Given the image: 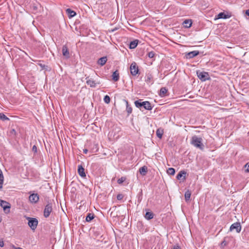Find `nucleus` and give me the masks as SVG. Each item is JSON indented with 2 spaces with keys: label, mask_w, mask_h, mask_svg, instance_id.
<instances>
[{
  "label": "nucleus",
  "mask_w": 249,
  "mask_h": 249,
  "mask_svg": "<svg viewBox=\"0 0 249 249\" xmlns=\"http://www.w3.org/2000/svg\"><path fill=\"white\" fill-rule=\"evenodd\" d=\"M134 104L137 107L140 109H141L142 107H143L146 110H151L153 107L149 101L142 102L141 99L135 101Z\"/></svg>",
  "instance_id": "obj_1"
},
{
  "label": "nucleus",
  "mask_w": 249,
  "mask_h": 249,
  "mask_svg": "<svg viewBox=\"0 0 249 249\" xmlns=\"http://www.w3.org/2000/svg\"><path fill=\"white\" fill-rule=\"evenodd\" d=\"M191 143L195 147L203 150L204 149V146L202 143V139L197 137L196 136H194L192 137Z\"/></svg>",
  "instance_id": "obj_2"
},
{
  "label": "nucleus",
  "mask_w": 249,
  "mask_h": 249,
  "mask_svg": "<svg viewBox=\"0 0 249 249\" xmlns=\"http://www.w3.org/2000/svg\"><path fill=\"white\" fill-rule=\"evenodd\" d=\"M26 219L28 221V225L32 230H35L38 225V220L35 218L27 217Z\"/></svg>",
  "instance_id": "obj_3"
},
{
  "label": "nucleus",
  "mask_w": 249,
  "mask_h": 249,
  "mask_svg": "<svg viewBox=\"0 0 249 249\" xmlns=\"http://www.w3.org/2000/svg\"><path fill=\"white\" fill-rule=\"evenodd\" d=\"M0 206L3 208L5 213H10L11 204L9 202L0 199Z\"/></svg>",
  "instance_id": "obj_4"
},
{
  "label": "nucleus",
  "mask_w": 249,
  "mask_h": 249,
  "mask_svg": "<svg viewBox=\"0 0 249 249\" xmlns=\"http://www.w3.org/2000/svg\"><path fill=\"white\" fill-rule=\"evenodd\" d=\"M196 74L197 77L202 81H205L207 80L210 79L209 75L208 72L205 71H196Z\"/></svg>",
  "instance_id": "obj_5"
},
{
  "label": "nucleus",
  "mask_w": 249,
  "mask_h": 249,
  "mask_svg": "<svg viewBox=\"0 0 249 249\" xmlns=\"http://www.w3.org/2000/svg\"><path fill=\"white\" fill-rule=\"evenodd\" d=\"M53 211L52 203H48L45 207L43 215L45 218L48 217Z\"/></svg>",
  "instance_id": "obj_6"
},
{
  "label": "nucleus",
  "mask_w": 249,
  "mask_h": 249,
  "mask_svg": "<svg viewBox=\"0 0 249 249\" xmlns=\"http://www.w3.org/2000/svg\"><path fill=\"white\" fill-rule=\"evenodd\" d=\"M130 72L133 76L136 75L139 72L138 67L137 65L136 62H133L131 63L130 67Z\"/></svg>",
  "instance_id": "obj_7"
},
{
  "label": "nucleus",
  "mask_w": 249,
  "mask_h": 249,
  "mask_svg": "<svg viewBox=\"0 0 249 249\" xmlns=\"http://www.w3.org/2000/svg\"><path fill=\"white\" fill-rule=\"evenodd\" d=\"M39 195L37 194H32L29 197V201L31 203H36L39 200Z\"/></svg>",
  "instance_id": "obj_8"
},
{
  "label": "nucleus",
  "mask_w": 249,
  "mask_h": 249,
  "mask_svg": "<svg viewBox=\"0 0 249 249\" xmlns=\"http://www.w3.org/2000/svg\"><path fill=\"white\" fill-rule=\"evenodd\" d=\"M235 230L236 232L239 233L241 230V226L239 222H235L232 224L230 227V231Z\"/></svg>",
  "instance_id": "obj_9"
},
{
  "label": "nucleus",
  "mask_w": 249,
  "mask_h": 249,
  "mask_svg": "<svg viewBox=\"0 0 249 249\" xmlns=\"http://www.w3.org/2000/svg\"><path fill=\"white\" fill-rule=\"evenodd\" d=\"M86 79V83L87 84V85H89L91 88H95L96 86V84H100L99 82H96V81L93 80V79L91 78H89V77H87Z\"/></svg>",
  "instance_id": "obj_10"
},
{
  "label": "nucleus",
  "mask_w": 249,
  "mask_h": 249,
  "mask_svg": "<svg viewBox=\"0 0 249 249\" xmlns=\"http://www.w3.org/2000/svg\"><path fill=\"white\" fill-rule=\"evenodd\" d=\"M231 14H229L228 12H227V14L224 12H221L217 15L216 18L227 19L231 18Z\"/></svg>",
  "instance_id": "obj_11"
},
{
  "label": "nucleus",
  "mask_w": 249,
  "mask_h": 249,
  "mask_svg": "<svg viewBox=\"0 0 249 249\" xmlns=\"http://www.w3.org/2000/svg\"><path fill=\"white\" fill-rule=\"evenodd\" d=\"M199 54V52L198 51H194L188 53H186L185 56L186 58L191 59L192 58Z\"/></svg>",
  "instance_id": "obj_12"
},
{
  "label": "nucleus",
  "mask_w": 249,
  "mask_h": 249,
  "mask_svg": "<svg viewBox=\"0 0 249 249\" xmlns=\"http://www.w3.org/2000/svg\"><path fill=\"white\" fill-rule=\"evenodd\" d=\"M62 54L64 56H65L66 58H69L70 57V54L69 51V49L67 46L65 45L62 47Z\"/></svg>",
  "instance_id": "obj_13"
},
{
  "label": "nucleus",
  "mask_w": 249,
  "mask_h": 249,
  "mask_svg": "<svg viewBox=\"0 0 249 249\" xmlns=\"http://www.w3.org/2000/svg\"><path fill=\"white\" fill-rule=\"evenodd\" d=\"M186 174V172L184 170H181L177 175V178L178 180H181V178L183 177L182 180L183 181H184L186 179V178H185Z\"/></svg>",
  "instance_id": "obj_14"
},
{
  "label": "nucleus",
  "mask_w": 249,
  "mask_h": 249,
  "mask_svg": "<svg viewBox=\"0 0 249 249\" xmlns=\"http://www.w3.org/2000/svg\"><path fill=\"white\" fill-rule=\"evenodd\" d=\"M78 173L81 177H85L86 174L85 173V169L83 168L82 165H79L78 166Z\"/></svg>",
  "instance_id": "obj_15"
},
{
  "label": "nucleus",
  "mask_w": 249,
  "mask_h": 249,
  "mask_svg": "<svg viewBox=\"0 0 249 249\" xmlns=\"http://www.w3.org/2000/svg\"><path fill=\"white\" fill-rule=\"evenodd\" d=\"M124 101L126 104V110L127 112L128 115H129L130 114H131L132 112V108L129 105L128 102L127 100L124 99Z\"/></svg>",
  "instance_id": "obj_16"
},
{
  "label": "nucleus",
  "mask_w": 249,
  "mask_h": 249,
  "mask_svg": "<svg viewBox=\"0 0 249 249\" xmlns=\"http://www.w3.org/2000/svg\"><path fill=\"white\" fill-rule=\"evenodd\" d=\"M112 79L115 82L118 81L119 79V73L117 70L114 71L112 75Z\"/></svg>",
  "instance_id": "obj_17"
},
{
  "label": "nucleus",
  "mask_w": 249,
  "mask_h": 249,
  "mask_svg": "<svg viewBox=\"0 0 249 249\" xmlns=\"http://www.w3.org/2000/svg\"><path fill=\"white\" fill-rule=\"evenodd\" d=\"M107 56H104L99 58L98 60L97 63L99 65H100L101 66H103L107 62Z\"/></svg>",
  "instance_id": "obj_18"
},
{
  "label": "nucleus",
  "mask_w": 249,
  "mask_h": 249,
  "mask_svg": "<svg viewBox=\"0 0 249 249\" xmlns=\"http://www.w3.org/2000/svg\"><path fill=\"white\" fill-rule=\"evenodd\" d=\"M167 91L168 90L166 88H165V87L161 88L160 89V94H159L160 96V97L166 96Z\"/></svg>",
  "instance_id": "obj_19"
},
{
  "label": "nucleus",
  "mask_w": 249,
  "mask_h": 249,
  "mask_svg": "<svg viewBox=\"0 0 249 249\" xmlns=\"http://www.w3.org/2000/svg\"><path fill=\"white\" fill-rule=\"evenodd\" d=\"M66 12L67 14L68 15V16L69 18H72L74 16L76 15V13L74 11L71 10L70 8H68L66 10Z\"/></svg>",
  "instance_id": "obj_20"
},
{
  "label": "nucleus",
  "mask_w": 249,
  "mask_h": 249,
  "mask_svg": "<svg viewBox=\"0 0 249 249\" xmlns=\"http://www.w3.org/2000/svg\"><path fill=\"white\" fill-rule=\"evenodd\" d=\"M163 134V130L161 128H158L156 131V135L157 136L161 139L162 137Z\"/></svg>",
  "instance_id": "obj_21"
},
{
  "label": "nucleus",
  "mask_w": 249,
  "mask_h": 249,
  "mask_svg": "<svg viewBox=\"0 0 249 249\" xmlns=\"http://www.w3.org/2000/svg\"><path fill=\"white\" fill-rule=\"evenodd\" d=\"M154 214L151 212H147L144 215V217L147 220H150L153 218Z\"/></svg>",
  "instance_id": "obj_22"
},
{
  "label": "nucleus",
  "mask_w": 249,
  "mask_h": 249,
  "mask_svg": "<svg viewBox=\"0 0 249 249\" xmlns=\"http://www.w3.org/2000/svg\"><path fill=\"white\" fill-rule=\"evenodd\" d=\"M191 196V192L190 191L188 190L187 191H186L185 192L184 196H185V201L186 202H188L190 200Z\"/></svg>",
  "instance_id": "obj_23"
},
{
  "label": "nucleus",
  "mask_w": 249,
  "mask_h": 249,
  "mask_svg": "<svg viewBox=\"0 0 249 249\" xmlns=\"http://www.w3.org/2000/svg\"><path fill=\"white\" fill-rule=\"evenodd\" d=\"M139 171L141 174L142 175H145L147 173V168L146 166H143L140 168Z\"/></svg>",
  "instance_id": "obj_24"
},
{
  "label": "nucleus",
  "mask_w": 249,
  "mask_h": 249,
  "mask_svg": "<svg viewBox=\"0 0 249 249\" xmlns=\"http://www.w3.org/2000/svg\"><path fill=\"white\" fill-rule=\"evenodd\" d=\"M138 41L137 40H135L132 41H131L129 44L130 49H134L135 48L138 44Z\"/></svg>",
  "instance_id": "obj_25"
},
{
  "label": "nucleus",
  "mask_w": 249,
  "mask_h": 249,
  "mask_svg": "<svg viewBox=\"0 0 249 249\" xmlns=\"http://www.w3.org/2000/svg\"><path fill=\"white\" fill-rule=\"evenodd\" d=\"M192 22L191 19H186L183 22L184 26L186 28H190L192 25Z\"/></svg>",
  "instance_id": "obj_26"
},
{
  "label": "nucleus",
  "mask_w": 249,
  "mask_h": 249,
  "mask_svg": "<svg viewBox=\"0 0 249 249\" xmlns=\"http://www.w3.org/2000/svg\"><path fill=\"white\" fill-rule=\"evenodd\" d=\"M3 179H4V177H3V173H2L1 170L0 169V189H1L2 187Z\"/></svg>",
  "instance_id": "obj_27"
},
{
  "label": "nucleus",
  "mask_w": 249,
  "mask_h": 249,
  "mask_svg": "<svg viewBox=\"0 0 249 249\" xmlns=\"http://www.w3.org/2000/svg\"><path fill=\"white\" fill-rule=\"evenodd\" d=\"M94 216L93 214L89 213L88 214L86 217V220L87 222H90V221H91V220H92L94 218Z\"/></svg>",
  "instance_id": "obj_28"
},
{
  "label": "nucleus",
  "mask_w": 249,
  "mask_h": 249,
  "mask_svg": "<svg viewBox=\"0 0 249 249\" xmlns=\"http://www.w3.org/2000/svg\"><path fill=\"white\" fill-rule=\"evenodd\" d=\"M168 175H174L175 174V169L173 168H169L167 170Z\"/></svg>",
  "instance_id": "obj_29"
},
{
  "label": "nucleus",
  "mask_w": 249,
  "mask_h": 249,
  "mask_svg": "<svg viewBox=\"0 0 249 249\" xmlns=\"http://www.w3.org/2000/svg\"><path fill=\"white\" fill-rule=\"evenodd\" d=\"M0 119L2 120L3 121L9 120V119L6 115L2 113H0Z\"/></svg>",
  "instance_id": "obj_30"
},
{
  "label": "nucleus",
  "mask_w": 249,
  "mask_h": 249,
  "mask_svg": "<svg viewBox=\"0 0 249 249\" xmlns=\"http://www.w3.org/2000/svg\"><path fill=\"white\" fill-rule=\"evenodd\" d=\"M153 78V76L151 74H148L145 79V82L147 83H150L151 79Z\"/></svg>",
  "instance_id": "obj_31"
},
{
  "label": "nucleus",
  "mask_w": 249,
  "mask_h": 249,
  "mask_svg": "<svg viewBox=\"0 0 249 249\" xmlns=\"http://www.w3.org/2000/svg\"><path fill=\"white\" fill-rule=\"evenodd\" d=\"M104 101L106 104H109L110 102V98L109 96L106 95L104 98Z\"/></svg>",
  "instance_id": "obj_32"
},
{
  "label": "nucleus",
  "mask_w": 249,
  "mask_h": 249,
  "mask_svg": "<svg viewBox=\"0 0 249 249\" xmlns=\"http://www.w3.org/2000/svg\"><path fill=\"white\" fill-rule=\"evenodd\" d=\"M126 179V178L124 177H122L121 178H119L117 180V183L118 184H122L123 182H124Z\"/></svg>",
  "instance_id": "obj_33"
},
{
  "label": "nucleus",
  "mask_w": 249,
  "mask_h": 249,
  "mask_svg": "<svg viewBox=\"0 0 249 249\" xmlns=\"http://www.w3.org/2000/svg\"><path fill=\"white\" fill-rule=\"evenodd\" d=\"M154 56H155V53L153 51L150 52L148 53V56L150 58L154 57Z\"/></svg>",
  "instance_id": "obj_34"
},
{
  "label": "nucleus",
  "mask_w": 249,
  "mask_h": 249,
  "mask_svg": "<svg viewBox=\"0 0 249 249\" xmlns=\"http://www.w3.org/2000/svg\"><path fill=\"white\" fill-rule=\"evenodd\" d=\"M245 168H246V170H245V172H247V173H249V163H247V164H245V165L244 166Z\"/></svg>",
  "instance_id": "obj_35"
},
{
  "label": "nucleus",
  "mask_w": 249,
  "mask_h": 249,
  "mask_svg": "<svg viewBox=\"0 0 249 249\" xmlns=\"http://www.w3.org/2000/svg\"><path fill=\"white\" fill-rule=\"evenodd\" d=\"M124 197V196L122 194H118L117 196V199L118 200H122Z\"/></svg>",
  "instance_id": "obj_36"
},
{
  "label": "nucleus",
  "mask_w": 249,
  "mask_h": 249,
  "mask_svg": "<svg viewBox=\"0 0 249 249\" xmlns=\"http://www.w3.org/2000/svg\"><path fill=\"white\" fill-rule=\"evenodd\" d=\"M4 242H3V241L1 239L0 240V247H3L4 246Z\"/></svg>",
  "instance_id": "obj_37"
},
{
  "label": "nucleus",
  "mask_w": 249,
  "mask_h": 249,
  "mask_svg": "<svg viewBox=\"0 0 249 249\" xmlns=\"http://www.w3.org/2000/svg\"><path fill=\"white\" fill-rule=\"evenodd\" d=\"M227 245V242L224 240L222 243H221V246L222 247H225Z\"/></svg>",
  "instance_id": "obj_38"
},
{
  "label": "nucleus",
  "mask_w": 249,
  "mask_h": 249,
  "mask_svg": "<svg viewBox=\"0 0 249 249\" xmlns=\"http://www.w3.org/2000/svg\"><path fill=\"white\" fill-rule=\"evenodd\" d=\"M32 150L34 151L35 152H36L37 151V148L36 145H34L32 148Z\"/></svg>",
  "instance_id": "obj_39"
},
{
  "label": "nucleus",
  "mask_w": 249,
  "mask_h": 249,
  "mask_svg": "<svg viewBox=\"0 0 249 249\" xmlns=\"http://www.w3.org/2000/svg\"><path fill=\"white\" fill-rule=\"evenodd\" d=\"M246 13V14L247 15H248V16H249V9L247 10L246 11V13Z\"/></svg>",
  "instance_id": "obj_40"
},
{
  "label": "nucleus",
  "mask_w": 249,
  "mask_h": 249,
  "mask_svg": "<svg viewBox=\"0 0 249 249\" xmlns=\"http://www.w3.org/2000/svg\"><path fill=\"white\" fill-rule=\"evenodd\" d=\"M83 152L85 154H87L88 152V150L87 149H84Z\"/></svg>",
  "instance_id": "obj_41"
},
{
  "label": "nucleus",
  "mask_w": 249,
  "mask_h": 249,
  "mask_svg": "<svg viewBox=\"0 0 249 249\" xmlns=\"http://www.w3.org/2000/svg\"><path fill=\"white\" fill-rule=\"evenodd\" d=\"M40 66L41 67H44V65H42V64H40Z\"/></svg>",
  "instance_id": "obj_42"
},
{
  "label": "nucleus",
  "mask_w": 249,
  "mask_h": 249,
  "mask_svg": "<svg viewBox=\"0 0 249 249\" xmlns=\"http://www.w3.org/2000/svg\"><path fill=\"white\" fill-rule=\"evenodd\" d=\"M14 131L15 132V130H14V129H13V130H12V132H14Z\"/></svg>",
  "instance_id": "obj_43"
},
{
  "label": "nucleus",
  "mask_w": 249,
  "mask_h": 249,
  "mask_svg": "<svg viewBox=\"0 0 249 249\" xmlns=\"http://www.w3.org/2000/svg\"><path fill=\"white\" fill-rule=\"evenodd\" d=\"M14 131L15 132V130H14V129H13V130H12V132H14Z\"/></svg>",
  "instance_id": "obj_44"
},
{
  "label": "nucleus",
  "mask_w": 249,
  "mask_h": 249,
  "mask_svg": "<svg viewBox=\"0 0 249 249\" xmlns=\"http://www.w3.org/2000/svg\"><path fill=\"white\" fill-rule=\"evenodd\" d=\"M34 9H36V7L35 6V7H34Z\"/></svg>",
  "instance_id": "obj_45"
}]
</instances>
